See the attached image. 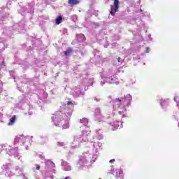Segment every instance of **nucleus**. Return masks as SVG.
Returning <instances> with one entry per match:
<instances>
[{"mask_svg": "<svg viewBox=\"0 0 179 179\" xmlns=\"http://www.w3.org/2000/svg\"><path fill=\"white\" fill-rule=\"evenodd\" d=\"M69 5L71 6H73V5H79L80 3V1L79 0H69Z\"/></svg>", "mask_w": 179, "mask_h": 179, "instance_id": "25", "label": "nucleus"}, {"mask_svg": "<svg viewBox=\"0 0 179 179\" xmlns=\"http://www.w3.org/2000/svg\"><path fill=\"white\" fill-rule=\"evenodd\" d=\"M38 97H39V99H40L39 103H42L43 101H44V99H45V97H47V94H44L43 96H38Z\"/></svg>", "mask_w": 179, "mask_h": 179, "instance_id": "31", "label": "nucleus"}, {"mask_svg": "<svg viewBox=\"0 0 179 179\" xmlns=\"http://www.w3.org/2000/svg\"><path fill=\"white\" fill-rule=\"evenodd\" d=\"M13 73H15V72L13 71H9V74L11 76V78H13V79L15 80L16 78H15V76H13Z\"/></svg>", "mask_w": 179, "mask_h": 179, "instance_id": "35", "label": "nucleus"}, {"mask_svg": "<svg viewBox=\"0 0 179 179\" xmlns=\"http://www.w3.org/2000/svg\"><path fill=\"white\" fill-rule=\"evenodd\" d=\"M21 66L24 69H27V68H29V63H27V62H24Z\"/></svg>", "mask_w": 179, "mask_h": 179, "instance_id": "30", "label": "nucleus"}, {"mask_svg": "<svg viewBox=\"0 0 179 179\" xmlns=\"http://www.w3.org/2000/svg\"><path fill=\"white\" fill-rule=\"evenodd\" d=\"M123 62H124V59L118 57L114 59L113 64L115 66H120V65H122Z\"/></svg>", "mask_w": 179, "mask_h": 179, "instance_id": "22", "label": "nucleus"}, {"mask_svg": "<svg viewBox=\"0 0 179 179\" xmlns=\"http://www.w3.org/2000/svg\"><path fill=\"white\" fill-rule=\"evenodd\" d=\"M38 142L41 145H45V143H47L48 142V137H47L46 135L42 134V135L39 136Z\"/></svg>", "mask_w": 179, "mask_h": 179, "instance_id": "21", "label": "nucleus"}, {"mask_svg": "<svg viewBox=\"0 0 179 179\" xmlns=\"http://www.w3.org/2000/svg\"><path fill=\"white\" fill-rule=\"evenodd\" d=\"M114 162H115V159H110L109 163H114Z\"/></svg>", "mask_w": 179, "mask_h": 179, "instance_id": "45", "label": "nucleus"}, {"mask_svg": "<svg viewBox=\"0 0 179 179\" xmlns=\"http://www.w3.org/2000/svg\"><path fill=\"white\" fill-rule=\"evenodd\" d=\"M96 135L94 136L92 141L91 142L92 145V150L95 151L96 150V152H99V149L101 148V145L103 143L99 142V141H101L104 138V136L101 134V129H99L96 131ZM88 143H90V142H88Z\"/></svg>", "mask_w": 179, "mask_h": 179, "instance_id": "8", "label": "nucleus"}, {"mask_svg": "<svg viewBox=\"0 0 179 179\" xmlns=\"http://www.w3.org/2000/svg\"><path fill=\"white\" fill-rule=\"evenodd\" d=\"M80 124L84 125V128L85 129L82 130V131L74 136L73 141L71 143V149H78L80 148L81 143H85V142H89V136L90 135V130H89V127H87L89 124V120L86 117H83L80 120Z\"/></svg>", "mask_w": 179, "mask_h": 179, "instance_id": "2", "label": "nucleus"}, {"mask_svg": "<svg viewBox=\"0 0 179 179\" xmlns=\"http://www.w3.org/2000/svg\"><path fill=\"white\" fill-rule=\"evenodd\" d=\"M15 173H17V171H22V169H20L19 166L15 167Z\"/></svg>", "mask_w": 179, "mask_h": 179, "instance_id": "37", "label": "nucleus"}, {"mask_svg": "<svg viewBox=\"0 0 179 179\" xmlns=\"http://www.w3.org/2000/svg\"><path fill=\"white\" fill-rule=\"evenodd\" d=\"M73 17H75V19H76V15H74Z\"/></svg>", "mask_w": 179, "mask_h": 179, "instance_id": "52", "label": "nucleus"}, {"mask_svg": "<svg viewBox=\"0 0 179 179\" xmlns=\"http://www.w3.org/2000/svg\"><path fill=\"white\" fill-rule=\"evenodd\" d=\"M72 101H69L66 103L62 104L59 110L52 116V122L56 127H62L63 129L69 128V117L72 115Z\"/></svg>", "mask_w": 179, "mask_h": 179, "instance_id": "1", "label": "nucleus"}, {"mask_svg": "<svg viewBox=\"0 0 179 179\" xmlns=\"http://www.w3.org/2000/svg\"><path fill=\"white\" fill-rule=\"evenodd\" d=\"M18 149L19 148L17 147L13 148L10 145H8V144H6L1 145V150H0V153H2V152H3L4 150V152H6L7 155H8L9 156H13L15 159H17L19 160L20 159V157H22V156L17 152Z\"/></svg>", "mask_w": 179, "mask_h": 179, "instance_id": "7", "label": "nucleus"}, {"mask_svg": "<svg viewBox=\"0 0 179 179\" xmlns=\"http://www.w3.org/2000/svg\"><path fill=\"white\" fill-rule=\"evenodd\" d=\"M103 62H104V59H101L100 61V63H96V66L100 68V66H101L103 65Z\"/></svg>", "mask_w": 179, "mask_h": 179, "instance_id": "33", "label": "nucleus"}, {"mask_svg": "<svg viewBox=\"0 0 179 179\" xmlns=\"http://www.w3.org/2000/svg\"><path fill=\"white\" fill-rule=\"evenodd\" d=\"M158 101L159 102L161 108L163 110H166V108L169 107V99L160 98L159 99H158Z\"/></svg>", "mask_w": 179, "mask_h": 179, "instance_id": "17", "label": "nucleus"}, {"mask_svg": "<svg viewBox=\"0 0 179 179\" xmlns=\"http://www.w3.org/2000/svg\"><path fill=\"white\" fill-rule=\"evenodd\" d=\"M16 122V115H13L11 118H10V122H8V126H12Z\"/></svg>", "mask_w": 179, "mask_h": 179, "instance_id": "27", "label": "nucleus"}, {"mask_svg": "<svg viewBox=\"0 0 179 179\" xmlns=\"http://www.w3.org/2000/svg\"><path fill=\"white\" fill-rule=\"evenodd\" d=\"M133 59L134 61H138V62H141V57L139 56H134Z\"/></svg>", "mask_w": 179, "mask_h": 179, "instance_id": "34", "label": "nucleus"}, {"mask_svg": "<svg viewBox=\"0 0 179 179\" xmlns=\"http://www.w3.org/2000/svg\"><path fill=\"white\" fill-rule=\"evenodd\" d=\"M18 106L21 107L22 110H24L26 107H27V108H30V104L29 103V101L26 98L20 101L18 103Z\"/></svg>", "mask_w": 179, "mask_h": 179, "instance_id": "18", "label": "nucleus"}, {"mask_svg": "<svg viewBox=\"0 0 179 179\" xmlns=\"http://www.w3.org/2000/svg\"><path fill=\"white\" fill-rule=\"evenodd\" d=\"M91 10H89L87 12V15H88V17H90V16H92V15H89L90 13Z\"/></svg>", "mask_w": 179, "mask_h": 179, "instance_id": "44", "label": "nucleus"}, {"mask_svg": "<svg viewBox=\"0 0 179 179\" xmlns=\"http://www.w3.org/2000/svg\"><path fill=\"white\" fill-rule=\"evenodd\" d=\"M24 85H26V83H23Z\"/></svg>", "mask_w": 179, "mask_h": 179, "instance_id": "54", "label": "nucleus"}, {"mask_svg": "<svg viewBox=\"0 0 179 179\" xmlns=\"http://www.w3.org/2000/svg\"><path fill=\"white\" fill-rule=\"evenodd\" d=\"M96 52H99V50H95L94 51V55H96Z\"/></svg>", "mask_w": 179, "mask_h": 179, "instance_id": "49", "label": "nucleus"}, {"mask_svg": "<svg viewBox=\"0 0 179 179\" xmlns=\"http://www.w3.org/2000/svg\"><path fill=\"white\" fill-rule=\"evenodd\" d=\"M62 22V16L59 15L55 19V24H61Z\"/></svg>", "mask_w": 179, "mask_h": 179, "instance_id": "28", "label": "nucleus"}, {"mask_svg": "<svg viewBox=\"0 0 179 179\" xmlns=\"http://www.w3.org/2000/svg\"><path fill=\"white\" fill-rule=\"evenodd\" d=\"M150 48H146V49H145V52H146L147 54H148V52H150Z\"/></svg>", "mask_w": 179, "mask_h": 179, "instance_id": "43", "label": "nucleus"}, {"mask_svg": "<svg viewBox=\"0 0 179 179\" xmlns=\"http://www.w3.org/2000/svg\"><path fill=\"white\" fill-rule=\"evenodd\" d=\"M22 179H28L27 176H26V175L22 174Z\"/></svg>", "mask_w": 179, "mask_h": 179, "instance_id": "46", "label": "nucleus"}, {"mask_svg": "<svg viewBox=\"0 0 179 179\" xmlns=\"http://www.w3.org/2000/svg\"><path fill=\"white\" fill-rule=\"evenodd\" d=\"M109 173L115 176V177H118L120 179L124 178V173L121 169H116L114 171V168H111Z\"/></svg>", "mask_w": 179, "mask_h": 179, "instance_id": "15", "label": "nucleus"}, {"mask_svg": "<svg viewBox=\"0 0 179 179\" xmlns=\"http://www.w3.org/2000/svg\"><path fill=\"white\" fill-rule=\"evenodd\" d=\"M98 157L99 151H97V149L94 151V150L91 148L79 157L78 165L80 167L89 169L97 160Z\"/></svg>", "mask_w": 179, "mask_h": 179, "instance_id": "4", "label": "nucleus"}, {"mask_svg": "<svg viewBox=\"0 0 179 179\" xmlns=\"http://www.w3.org/2000/svg\"><path fill=\"white\" fill-rule=\"evenodd\" d=\"M132 101V95L127 94L122 98H117L115 101H111L110 103H113V115H115L117 113L122 115L123 113L127 111V108L131 106Z\"/></svg>", "mask_w": 179, "mask_h": 179, "instance_id": "3", "label": "nucleus"}, {"mask_svg": "<svg viewBox=\"0 0 179 179\" xmlns=\"http://www.w3.org/2000/svg\"><path fill=\"white\" fill-rule=\"evenodd\" d=\"M120 9V0H114L113 6H110V10H109L111 16H114Z\"/></svg>", "mask_w": 179, "mask_h": 179, "instance_id": "14", "label": "nucleus"}, {"mask_svg": "<svg viewBox=\"0 0 179 179\" xmlns=\"http://www.w3.org/2000/svg\"><path fill=\"white\" fill-rule=\"evenodd\" d=\"M76 38L78 43H83L86 40V37H85L83 34H76Z\"/></svg>", "mask_w": 179, "mask_h": 179, "instance_id": "23", "label": "nucleus"}, {"mask_svg": "<svg viewBox=\"0 0 179 179\" xmlns=\"http://www.w3.org/2000/svg\"><path fill=\"white\" fill-rule=\"evenodd\" d=\"M140 12H141V17H143V16L148 17V19H150V14L148 12H143V10L142 8L140 9Z\"/></svg>", "mask_w": 179, "mask_h": 179, "instance_id": "26", "label": "nucleus"}, {"mask_svg": "<svg viewBox=\"0 0 179 179\" xmlns=\"http://www.w3.org/2000/svg\"><path fill=\"white\" fill-rule=\"evenodd\" d=\"M65 92H66V88H64Z\"/></svg>", "mask_w": 179, "mask_h": 179, "instance_id": "53", "label": "nucleus"}, {"mask_svg": "<svg viewBox=\"0 0 179 179\" xmlns=\"http://www.w3.org/2000/svg\"><path fill=\"white\" fill-rule=\"evenodd\" d=\"M122 117H124V115H122Z\"/></svg>", "mask_w": 179, "mask_h": 179, "instance_id": "56", "label": "nucleus"}, {"mask_svg": "<svg viewBox=\"0 0 179 179\" xmlns=\"http://www.w3.org/2000/svg\"><path fill=\"white\" fill-rule=\"evenodd\" d=\"M71 52H72V48H69L66 51H64V55L68 57V55H71Z\"/></svg>", "mask_w": 179, "mask_h": 179, "instance_id": "29", "label": "nucleus"}, {"mask_svg": "<svg viewBox=\"0 0 179 179\" xmlns=\"http://www.w3.org/2000/svg\"><path fill=\"white\" fill-rule=\"evenodd\" d=\"M35 166H36V170H40V165L39 164H36Z\"/></svg>", "mask_w": 179, "mask_h": 179, "instance_id": "40", "label": "nucleus"}, {"mask_svg": "<svg viewBox=\"0 0 179 179\" xmlns=\"http://www.w3.org/2000/svg\"><path fill=\"white\" fill-rule=\"evenodd\" d=\"M99 26H100V24L99 23H97V22L94 23V27H99Z\"/></svg>", "mask_w": 179, "mask_h": 179, "instance_id": "42", "label": "nucleus"}, {"mask_svg": "<svg viewBox=\"0 0 179 179\" xmlns=\"http://www.w3.org/2000/svg\"><path fill=\"white\" fill-rule=\"evenodd\" d=\"M39 158L41 159V160H45H45H47V159H45V157H44L42 155H39Z\"/></svg>", "mask_w": 179, "mask_h": 179, "instance_id": "38", "label": "nucleus"}, {"mask_svg": "<svg viewBox=\"0 0 179 179\" xmlns=\"http://www.w3.org/2000/svg\"><path fill=\"white\" fill-rule=\"evenodd\" d=\"M57 146H65V143L64 142H57Z\"/></svg>", "mask_w": 179, "mask_h": 179, "instance_id": "36", "label": "nucleus"}, {"mask_svg": "<svg viewBox=\"0 0 179 179\" xmlns=\"http://www.w3.org/2000/svg\"><path fill=\"white\" fill-rule=\"evenodd\" d=\"M107 47H108V43H105V44H104V48H107Z\"/></svg>", "mask_w": 179, "mask_h": 179, "instance_id": "48", "label": "nucleus"}, {"mask_svg": "<svg viewBox=\"0 0 179 179\" xmlns=\"http://www.w3.org/2000/svg\"><path fill=\"white\" fill-rule=\"evenodd\" d=\"M71 94L73 97H80L85 94V90L82 88V86L78 85L71 90Z\"/></svg>", "mask_w": 179, "mask_h": 179, "instance_id": "12", "label": "nucleus"}, {"mask_svg": "<svg viewBox=\"0 0 179 179\" xmlns=\"http://www.w3.org/2000/svg\"><path fill=\"white\" fill-rule=\"evenodd\" d=\"M94 117L95 121H101V112H100V108H96L94 111Z\"/></svg>", "mask_w": 179, "mask_h": 179, "instance_id": "20", "label": "nucleus"}, {"mask_svg": "<svg viewBox=\"0 0 179 179\" xmlns=\"http://www.w3.org/2000/svg\"><path fill=\"white\" fill-rule=\"evenodd\" d=\"M10 166V164H3L1 167L3 171H4V174L6 177H13V176H15V173L12 171V169H9Z\"/></svg>", "mask_w": 179, "mask_h": 179, "instance_id": "13", "label": "nucleus"}, {"mask_svg": "<svg viewBox=\"0 0 179 179\" xmlns=\"http://www.w3.org/2000/svg\"><path fill=\"white\" fill-rule=\"evenodd\" d=\"M0 95H1V92H0Z\"/></svg>", "mask_w": 179, "mask_h": 179, "instance_id": "57", "label": "nucleus"}, {"mask_svg": "<svg viewBox=\"0 0 179 179\" xmlns=\"http://www.w3.org/2000/svg\"><path fill=\"white\" fill-rule=\"evenodd\" d=\"M64 179H71V176H66Z\"/></svg>", "mask_w": 179, "mask_h": 179, "instance_id": "50", "label": "nucleus"}, {"mask_svg": "<svg viewBox=\"0 0 179 179\" xmlns=\"http://www.w3.org/2000/svg\"><path fill=\"white\" fill-rule=\"evenodd\" d=\"M19 143L21 146L25 145L26 150H29V146L33 143V136H24V135H17L14 139V145H17Z\"/></svg>", "mask_w": 179, "mask_h": 179, "instance_id": "6", "label": "nucleus"}, {"mask_svg": "<svg viewBox=\"0 0 179 179\" xmlns=\"http://www.w3.org/2000/svg\"><path fill=\"white\" fill-rule=\"evenodd\" d=\"M94 101H96V103H100V101H101L100 96H94Z\"/></svg>", "mask_w": 179, "mask_h": 179, "instance_id": "32", "label": "nucleus"}, {"mask_svg": "<svg viewBox=\"0 0 179 179\" xmlns=\"http://www.w3.org/2000/svg\"><path fill=\"white\" fill-rule=\"evenodd\" d=\"M61 166L64 171H71V165L66 161L61 159Z\"/></svg>", "mask_w": 179, "mask_h": 179, "instance_id": "19", "label": "nucleus"}, {"mask_svg": "<svg viewBox=\"0 0 179 179\" xmlns=\"http://www.w3.org/2000/svg\"><path fill=\"white\" fill-rule=\"evenodd\" d=\"M1 10V14H0L1 20L3 22V18L8 17V15L5 13L3 14V12L6 10V8H1L0 12Z\"/></svg>", "mask_w": 179, "mask_h": 179, "instance_id": "24", "label": "nucleus"}, {"mask_svg": "<svg viewBox=\"0 0 179 179\" xmlns=\"http://www.w3.org/2000/svg\"><path fill=\"white\" fill-rule=\"evenodd\" d=\"M53 2L55 1V0H52Z\"/></svg>", "mask_w": 179, "mask_h": 179, "instance_id": "55", "label": "nucleus"}, {"mask_svg": "<svg viewBox=\"0 0 179 179\" xmlns=\"http://www.w3.org/2000/svg\"><path fill=\"white\" fill-rule=\"evenodd\" d=\"M148 38H149V41H152L153 40V38H152V34H150L148 35Z\"/></svg>", "mask_w": 179, "mask_h": 179, "instance_id": "41", "label": "nucleus"}, {"mask_svg": "<svg viewBox=\"0 0 179 179\" xmlns=\"http://www.w3.org/2000/svg\"><path fill=\"white\" fill-rule=\"evenodd\" d=\"M45 170L43 171V174L45 177H51L52 174H55V164L50 159H47L45 162Z\"/></svg>", "mask_w": 179, "mask_h": 179, "instance_id": "9", "label": "nucleus"}, {"mask_svg": "<svg viewBox=\"0 0 179 179\" xmlns=\"http://www.w3.org/2000/svg\"><path fill=\"white\" fill-rule=\"evenodd\" d=\"M109 125H110V128L112 131H115V129L122 128V124L120 123V122L117 120L110 122Z\"/></svg>", "mask_w": 179, "mask_h": 179, "instance_id": "16", "label": "nucleus"}, {"mask_svg": "<svg viewBox=\"0 0 179 179\" xmlns=\"http://www.w3.org/2000/svg\"><path fill=\"white\" fill-rule=\"evenodd\" d=\"M93 85V82H91L87 84V86H92Z\"/></svg>", "mask_w": 179, "mask_h": 179, "instance_id": "47", "label": "nucleus"}, {"mask_svg": "<svg viewBox=\"0 0 179 179\" xmlns=\"http://www.w3.org/2000/svg\"><path fill=\"white\" fill-rule=\"evenodd\" d=\"M25 30H27V25L24 24V20H22L18 23L14 24L13 27L3 28V34L12 37L11 34L24 33Z\"/></svg>", "mask_w": 179, "mask_h": 179, "instance_id": "5", "label": "nucleus"}, {"mask_svg": "<svg viewBox=\"0 0 179 179\" xmlns=\"http://www.w3.org/2000/svg\"><path fill=\"white\" fill-rule=\"evenodd\" d=\"M106 83H108L109 85H116L117 86L120 85V83H118V79L114 76L105 77L103 78V81L101 82V86H104Z\"/></svg>", "mask_w": 179, "mask_h": 179, "instance_id": "11", "label": "nucleus"}, {"mask_svg": "<svg viewBox=\"0 0 179 179\" xmlns=\"http://www.w3.org/2000/svg\"><path fill=\"white\" fill-rule=\"evenodd\" d=\"M29 93H31L32 90H30V89H29Z\"/></svg>", "mask_w": 179, "mask_h": 179, "instance_id": "51", "label": "nucleus"}, {"mask_svg": "<svg viewBox=\"0 0 179 179\" xmlns=\"http://www.w3.org/2000/svg\"><path fill=\"white\" fill-rule=\"evenodd\" d=\"M34 1H31L28 5H27L25 7L22 8L18 10L19 13L22 16H28L30 17L33 13H34Z\"/></svg>", "mask_w": 179, "mask_h": 179, "instance_id": "10", "label": "nucleus"}, {"mask_svg": "<svg viewBox=\"0 0 179 179\" xmlns=\"http://www.w3.org/2000/svg\"><path fill=\"white\" fill-rule=\"evenodd\" d=\"M20 85H19V83H17V87L18 90H20V92H22V89L20 88Z\"/></svg>", "mask_w": 179, "mask_h": 179, "instance_id": "39", "label": "nucleus"}]
</instances>
